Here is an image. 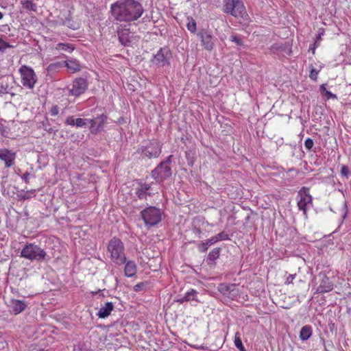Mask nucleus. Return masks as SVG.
Listing matches in <instances>:
<instances>
[{
	"instance_id": "42",
	"label": "nucleus",
	"mask_w": 351,
	"mask_h": 351,
	"mask_svg": "<svg viewBox=\"0 0 351 351\" xmlns=\"http://www.w3.org/2000/svg\"><path fill=\"white\" fill-rule=\"evenodd\" d=\"M145 284L144 282H140L134 286V290L135 291H139L145 287Z\"/></svg>"
},
{
	"instance_id": "25",
	"label": "nucleus",
	"mask_w": 351,
	"mask_h": 351,
	"mask_svg": "<svg viewBox=\"0 0 351 351\" xmlns=\"http://www.w3.org/2000/svg\"><path fill=\"white\" fill-rule=\"evenodd\" d=\"M186 28L192 34H195L197 31V23L194 19L191 16H188L186 19Z\"/></svg>"
},
{
	"instance_id": "33",
	"label": "nucleus",
	"mask_w": 351,
	"mask_h": 351,
	"mask_svg": "<svg viewBox=\"0 0 351 351\" xmlns=\"http://www.w3.org/2000/svg\"><path fill=\"white\" fill-rule=\"evenodd\" d=\"M63 65H64V62H58L51 63L48 66L47 70L48 71H54L57 69L60 68Z\"/></svg>"
},
{
	"instance_id": "1",
	"label": "nucleus",
	"mask_w": 351,
	"mask_h": 351,
	"mask_svg": "<svg viewBox=\"0 0 351 351\" xmlns=\"http://www.w3.org/2000/svg\"><path fill=\"white\" fill-rule=\"evenodd\" d=\"M111 12L115 20L130 23L138 20L143 14L142 4L136 0H119L111 5Z\"/></svg>"
},
{
	"instance_id": "43",
	"label": "nucleus",
	"mask_w": 351,
	"mask_h": 351,
	"mask_svg": "<svg viewBox=\"0 0 351 351\" xmlns=\"http://www.w3.org/2000/svg\"><path fill=\"white\" fill-rule=\"evenodd\" d=\"M29 173L28 172L25 173L22 176L21 178L23 180L25 181V183H29Z\"/></svg>"
},
{
	"instance_id": "29",
	"label": "nucleus",
	"mask_w": 351,
	"mask_h": 351,
	"mask_svg": "<svg viewBox=\"0 0 351 351\" xmlns=\"http://www.w3.org/2000/svg\"><path fill=\"white\" fill-rule=\"evenodd\" d=\"M40 127L43 128L46 132L49 133H53L54 131L50 126L49 120L47 118H43V120L40 122Z\"/></svg>"
},
{
	"instance_id": "26",
	"label": "nucleus",
	"mask_w": 351,
	"mask_h": 351,
	"mask_svg": "<svg viewBox=\"0 0 351 351\" xmlns=\"http://www.w3.org/2000/svg\"><path fill=\"white\" fill-rule=\"evenodd\" d=\"M22 6L24 9L29 11L36 12L37 6L32 1L25 0L21 1Z\"/></svg>"
},
{
	"instance_id": "46",
	"label": "nucleus",
	"mask_w": 351,
	"mask_h": 351,
	"mask_svg": "<svg viewBox=\"0 0 351 351\" xmlns=\"http://www.w3.org/2000/svg\"><path fill=\"white\" fill-rule=\"evenodd\" d=\"M208 256H209L210 257L213 256L214 258H215V256H218V254H217V252L212 251V252H210L209 253Z\"/></svg>"
},
{
	"instance_id": "36",
	"label": "nucleus",
	"mask_w": 351,
	"mask_h": 351,
	"mask_svg": "<svg viewBox=\"0 0 351 351\" xmlns=\"http://www.w3.org/2000/svg\"><path fill=\"white\" fill-rule=\"evenodd\" d=\"M10 47H11V45L5 42L1 38H0V51H3Z\"/></svg>"
},
{
	"instance_id": "9",
	"label": "nucleus",
	"mask_w": 351,
	"mask_h": 351,
	"mask_svg": "<svg viewBox=\"0 0 351 351\" xmlns=\"http://www.w3.org/2000/svg\"><path fill=\"white\" fill-rule=\"evenodd\" d=\"M298 206L303 211L305 217H307V208L312 204V197L309 194L308 189L302 187L298 192Z\"/></svg>"
},
{
	"instance_id": "37",
	"label": "nucleus",
	"mask_w": 351,
	"mask_h": 351,
	"mask_svg": "<svg viewBox=\"0 0 351 351\" xmlns=\"http://www.w3.org/2000/svg\"><path fill=\"white\" fill-rule=\"evenodd\" d=\"M313 141L310 138H306L304 141V147L308 150L311 149V148L313 146Z\"/></svg>"
},
{
	"instance_id": "12",
	"label": "nucleus",
	"mask_w": 351,
	"mask_h": 351,
	"mask_svg": "<svg viewBox=\"0 0 351 351\" xmlns=\"http://www.w3.org/2000/svg\"><path fill=\"white\" fill-rule=\"evenodd\" d=\"M117 34L120 43L125 46H129L137 40V36L134 32L126 27L119 28Z\"/></svg>"
},
{
	"instance_id": "17",
	"label": "nucleus",
	"mask_w": 351,
	"mask_h": 351,
	"mask_svg": "<svg viewBox=\"0 0 351 351\" xmlns=\"http://www.w3.org/2000/svg\"><path fill=\"white\" fill-rule=\"evenodd\" d=\"M27 306V304L23 300L12 299L10 300L8 307L12 313L18 315L23 311Z\"/></svg>"
},
{
	"instance_id": "22",
	"label": "nucleus",
	"mask_w": 351,
	"mask_h": 351,
	"mask_svg": "<svg viewBox=\"0 0 351 351\" xmlns=\"http://www.w3.org/2000/svg\"><path fill=\"white\" fill-rule=\"evenodd\" d=\"M313 330L312 327L309 325L304 326L300 332V338L302 341L308 339L312 335Z\"/></svg>"
},
{
	"instance_id": "19",
	"label": "nucleus",
	"mask_w": 351,
	"mask_h": 351,
	"mask_svg": "<svg viewBox=\"0 0 351 351\" xmlns=\"http://www.w3.org/2000/svg\"><path fill=\"white\" fill-rule=\"evenodd\" d=\"M64 66H65L68 71L71 73H76L81 69L80 62L75 59H70L64 61Z\"/></svg>"
},
{
	"instance_id": "23",
	"label": "nucleus",
	"mask_w": 351,
	"mask_h": 351,
	"mask_svg": "<svg viewBox=\"0 0 351 351\" xmlns=\"http://www.w3.org/2000/svg\"><path fill=\"white\" fill-rule=\"evenodd\" d=\"M149 188L150 186L147 184H144L140 188H138L136 191V194L138 197L141 199H146L147 195L149 194L147 191H149Z\"/></svg>"
},
{
	"instance_id": "48",
	"label": "nucleus",
	"mask_w": 351,
	"mask_h": 351,
	"mask_svg": "<svg viewBox=\"0 0 351 351\" xmlns=\"http://www.w3.org/2000/svg\"><path fill=\"white\" fill-rule=\"evenodd\" d=\"M101 290H99V291H97V293H101ZM96 293H97V292H96V293H94L93 294H96Z\"/></svg>"
},
{
	"instance_id": "34",
	"label": "nucleus",
	"mask_w": 351,
	"mask_h": 351,
	"mask_svg": "<svg viewBox=\"0 0 351 351\" xmlns=\"http://www.w3.org/2000/svg\"><path fill=\"white\" fill-rule=\"evenodd\" d=\"M319 72V70H317L316 69L312 67L310 70L309 77L313 80H316L317 78V75Z\"/></svg>"
},
{
	"instance_id": "14",
	"label": "nucleus",
	"mask_w": 351,
	"mask_h": 351,
	"mask_svg": "<svg viewBox=\"0 0 351 351\" xmlns=\"http://www.w3.org/2000/svg\"><path fill=\"white\" fill-rule=\"evenodd\" d=\"M106 119L107 117L106 115L101 114L96 119L88 120V123L90 125V130L91 133L97 134V132H100L104 127Z\"/></svg>"
},
{
	"instance_id": "47",
	"label": "nucleus",
	"mask_w": 351,
	"mask_h": 351,
	"mask_svg": "<svg viewBox=\"0 0 351 351\" xmlns=\"http://www.w3.org/2000/svg\"><path fill=\"white\" fill-rule=\"evenodd\" d=\"M3 17V13L0 11V20H1Z\"/></svg>"
},
{
	"instance_id": "39",
	"label": "nucleus",
	"mask_w": 351,
	"mask_h": 351,
	"mask_svg": "<svg viewBox=\"0 0 351 351\" xmlns=\"http://www.w3.org/2000/svg\"><path fill=\"white\" fill-rule=\"evenodd\" d=\"M231 41L235 43L237 45H242V40L240 37L232 35L230 38Z\"/></svg>"
},
{
	"instance_id": "44",
	"label": "nucleus",
	"mask_w": 351,
	"mask_h": 351,
	"mask_svg": "<svg viewBox=\"0 0 351 351\" xmlns=\"http://www.w3.org/2000/svg\"><path fill=\"white\" fill-rule=\"evenodd\" d=\"M206 242L208 243V246L217 243L216 239H215L214 237H212L211 238L207 239Z\"/></svg>"
},
{
	"instance_id": "11",
	"label": "nucleus",
	"mask_w": 351,
	"mask_h": 351,
	"mask_svg": "<svg viewBox=\"0 0 351 351\" xmlns=\"http://www.w3.org/2000/svg\"><path fill=\"white\" fill-rule=\"evenodd\" d=\"M171 58V53L170 50L167 47H164L157 51V53L154 56L152 61L153 64L158 66H165L166 65H169V60Z\"/></svg>"
},
{
	"instance_id": "21",
	"label": "nucleus",
	"mask_w": 351,
	"mask_h": 351,
	"mask_svg": "<svg viewBox=\"0 0 351 351\" xmlns=\"http://www.w3.org/2000/svg\"><path fill=\"white\" fill-rule=\"evenodd\" d=\"M197 292L194 289H191L186 291L183 297H181L177 300V302L180 304H182L185 302L191 300H197Z\"/></svg>"
},
{
	"instance_id": "3",
	"label": "nucleus",
	"mask_w": 351,
	"mask_h": 351,
	"mask_svg": "<svg viewBox=\"0 0 351 351\" xmlns=\"http://www.w3.org/2000/svg\"><path fill=\"white\" fill-rule=\"evenodd\" d=\"M108 253L111 261L116 265H123L126 261L125 248L123 242L118 238H112L107 246Z\"/></svg>"
},
{
	"instance_id": "6",
	"label": "nucleus",
	"mask_w": 351,
	"mask_h": 351,
	"mask_svg": "<svg viewBox=\"0 0 351 351\" xmlns=\"http://www.w3.org/2000/svg\"><path fill=\"white\" fill-rule=\"evenodd\" d=\"M18 71L22 86L29 90L34 89L38 82V76L34 70L29 66L22 65Z\"/></svg>"
},
{
	"instance_id": "49",
	"label": "nucleus",
	"mask_w": 351,
	"mask_h": 351,
	"mask_svg": "<svg viewBox=\"0 0 351 351\" xmlns=\"http://www.w3.org/2000/svg\"><path fill=\"white\" fill-rule=\"evenodd\" d=\"M40 351H48V350H40Z\"/></svg>"
},
{
	"instance_id": "27",
	"label": "nucleus",
	"mask_w": 351,
	"mask_h": 351,
	"mask_svg": "<svg viewBox=\"0 0 351 351\" xmlns=\"http://www.w3.org/2000/svg\"><path fill=\"white\" fill-rule=\"evenodd\" d=\"M234 343L236 348L240 351H245V347L242 343L240 333L239 332L235 333Z\"/></svg>"
},
{
	"instance_id": "30",
	"label": "nucleus",
	"mask_w": 351,
	"mask_h": 351,
	"mask_svg": "<svg viewBox=\"0 0 351 351\" xmlns=\"http://www.w3.org/2000/svg\"><path fill=\"white\" fill-rule=\"evenodd\" d=\"M320 89L322 95L326 97L327 99H337V96L335 94L332 93L326 89L325 84H322L320 87Z\"/></svg>"
},
{
	"instance_id": "38",
	"label": "nucleus",
	"mask_w": 351,
	"mask_h": 351,
	"mask_svg": "<svg viewBox=\"0 0 351 351\" xmlns=\"http://www.w3.org/2000/svg\"><path fill=\"white\" fill-rule=\"evenodd\" d=\"M208 243L205 241V242H201L198 244V248L199 250V251L201 252H206L208 248Z\"/></svg>"
},
{
	"instance_id": "2",
	"label": "nucleus",
	"mask_w": 351,
	"mask_h": 351,
	"mask_svg": "<svg viewBox=\"0 0 351 351\" xmlns=\"http://www.w3.org/2000/svg\"><path fill=\"white\" fill-rule=\"evenodd\" d=\"M223 11L239 19L241 23L249 21V16L242 0H223Z\"/></svg>"
},
{
	"instance_id": "10",
	"label": "nucleus",
	"mask_w": 351,
	"mask_h": 351,
	"mask_svg": "<svg viewBox=\"0 0 351 351\" xmlns=\"http://www.w3.org/2000/svg\"><path fill=\"white\" fill-rule=\"evenodd\" d=\"M87 88V80L82 77H78L73 80L71 86H68V90L71 95L79 97L86 90Z\"/></svg>"
},
{
	"instance_id": "5",
	"label": "nucleus",
	"mask_w": 351,
	"mask_h": 351,
	"mask_svg": "<svg viewBox=\"0 0 351 351\" xmlns=\"http://www.w3.org/2000/svg\"><path fill=\"white\" fill-rule=\"evenodd\" d=\"M20 256L31 261L41 262L45 260L47 253L34 243H27L22 249Z\"/></svg>"
},
{
	"instance_id": "15",
	"label": "nucleus",
	"mask_w": 351,
	"mask_h": 351,
	"mask_svg": "<svg viewBox=\"0 0 351 351\" xmlns=\"http://www.w3.org/2000/svg\"><path fill=\"white\" fill-rule=\"evenodd\" d=\"M16 153L8 149H0V159L5 163L7 168L12 167L14 164Z\"/></svg>"
},
{
	"instance_id": "41",
	"label": "nucleus",
	"mask_w": 351,
	"mask_h": 351,
	"mask_svg": "<svg viewBox=\"0 0 351 351\" xmlns=\"http://www.w3.org/2000/svg\"><path fill=\"white\" fill-rule=\"evenodd\" d=\"M49 112H50L51 115L56 116L59 112V108H58V106H56V105L53 106L51 108V109L49 110Z\"/></svg>"
},
{
	"instance_id": "32",
	"label": "nucleus",
	"mask_w": 351,
	"mask_h": 351,
	"mask_svg": "<svg viewBox=\"0 0 351 351\" xmlns=\"http://www.w3.org/2000/svg\"><path fill=\"white\" fill-rule=\"evenodd\" d=\"M215 239H216V241L218 242L219 241H225L228 240L229 237L227 234L224 233L223 232H221L217 235L214 236Z\"/></svg>"
},
{
	"instance_id": "4",
	"label": "nucleus",
	"mask_w": 351,
	"mask_h": 351,
	"mask_svg": "<svg viewBox=\"0 0 351 351\" xmlns=\"http://www.w3.org/2000/svg\"><path fill=\"white\" fill-rule=\"evenodd\" d=\"M162 144L156 139L144 142L138 148L136 152L143 159L158 158L162 152Z\"/></svg>"
},
{
	"instance_id": "18",
	"label": "nucleus",
	"mask_w": 351,
	"mask_h": 351,
	"mask_svg": "<svg viewBox=\"0 0 351 351\" xmlns=\"http://www.w3.org/2000/svg\"><path fill=\"white\" fill-rule=\"evenodd\" d=\"M114 308V304L111 302H105L104 304H101L99 309L97 313V315L99 318L108 317Z\"/></svg>"
},
{
	"instance_id": "16",
	"label": "nucleus",
	"mask_w": 351,
	"mask_h": 351,
	"mask_svg": "<svg viewBox=\"0 0 351 351\" xmlns=\"http://www.w3.org/2000/svg\"><path fill=\"white\" fill-rule=\"evenodd\" d=\"M333 283L330 278L323 275L320 280L319 286L316 289L317 293H325L331 291L333 289Z\"/></svg>"
},
{
	"instance_id": "31",
	"label": "nucleus",
	"mask_w": 351,
	"mask_h": 351,
	"mask_svg": "<svg viewBox=\"0 0 351 351\" xmlns=\"http://www.w3.org/2000/svg\"><path fill=\"white\" fill-rule=\"evenodd\" d=\"M88 120L89 119H86L76 118L75 126L77 128L84 127V126L86 125V124L88 123Z\"/></svg>"
},
{
	"instance_id": "35",
	"label": "nucleus",
	"mask_w": 351,
	"mask_h": 351,
	"mask_svg": "<svg viewBox=\"0 0 351 351\" xmlns=\"http://www.w3.org/2000/svg\"><path fill=\"white\" fill-rule=\"evenodd\" d=\"M75 120L76 118L73 116H69L65 119L64 123L67 125L75 126Z\"/></svg>"
},
{
	"instance_id": "45",
	"label": "nucleus",
	"mask_w": 351,
	"mask_h": 351,
	"mask_svg": "<svg viewBox=\"0 0 351 351\" xmlns=\"http://www.w3.org/2000/svg\"><path fill=\"white\" fill-rule=\"evenodd\" d=\"M295 274H290L287 278V280H286V282L289 284V283H291L292 281L293 280V279H295Z\"/></svg>"
},
{
	"instance_id": "13",
	"label": "nucleus",
	"mask_w": 351,
	"mask_h": 351,
	"mask_svg": "<svg viewBox=\"0 0 351 351\" xmlns=\"http://www.w3.org/2000/svg\"><path fill=\"white\" fill-rule=\"evenodd\" d=\"M197 35L204 49L210 51L214 49L215 39L211 32L202 29Z\"/></svg>"
},
{
	"instance_id": "8",
	"label": "nucleus",
	"mask_w": 351,
	"mask_h": 351,
	"mask_svg": "<svg viewBox=\"0 0 351 351\" xmlns=\"http://www.w3.org/2000/svg\"><path fill=\"white\" fill-rule=\"evenodd\" d=\"M141 217L147 226H154L162 219V213L155 206H149L141 212Z\"/></svg>"
},
{
	"instance_id": "20",
	"label": "nucleus",
	"mask_w": 351,
	"mask_h": 351,
	"mask_svg": "<svg viewBox=\"0 0 351 351\" xmlns=\"http://www.w3.org/2000/svg\"><path fill=\"white\" fill-rule=\"evenodd\" d=\"M124 268L125 276L129 278L133 277L136 274V265L132 261H125Z\"/></svg>"
},
{
	"instance_id": "24",
	"label": "nucleus",
	"mask_w": 351,
	"mask_h": 351,
	"mask_svg": "<svg viewBox=\"0 0 351 351\" xmlns=\"http://www.w3.org/2000/svg\"><path fill=\"white\" fill-rule=\"evenodd\" d=\"M55 49L58 51L71 53L75 49V47L72 44L60 43L56 45Z\"/></svg>"
},
{
	"instance_id": "40",
	"label": "nucleus",
	"mask_w": 351,
	"mask_h": 351,
	"mask_svg": "<svg viewBox=\"0 0 351 351\" xmlns=\"http://www.w3.org/2000/svg\"><path fill=\"white\" fill-rule=\"evenodd\" d=\"M341 174L342 176L345 177V178H348V175H349V170H348V168L343 165L341 167Z\"/></svg>"
},
{
	"instance_id": "28",
	"label": "nucleus",
	"mask_w": 351,
	"mask_h": 351,
	"mask_svg": "<svg viewBox=\"0 0 351 351\" xmlns=\"http://www.w3.org/2000/svg\"><path fill=\"white\" fill-rule=\"evenodd\" d=\"M11 89H12V88L10 87L8 82L3 80L1 82V86H0V95H3L5 94L10 93Z\"/></svg>"
},
{
	"instance_id": "7",
	"label": "nucleus",
	"mask_w": 351,
	"mask_h": 351,
	"mask_svg": "<svg viewBox=\"0 0 351 351\" xmlns=\"http://www.w3.org/2000/svg\"><path fill=\"white\" fill-rule=\"evenodd\" d=\"M172 156H169L167 159L161 162L157 167L152 171V177L158 182H163L171 176V169L170 164L171 162Z\"/></svg>"
}]
</instances>
